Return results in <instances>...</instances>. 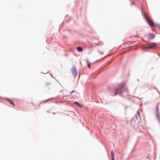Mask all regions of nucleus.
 I'll use <instances>...</instances> for the list:
<instances>
[{"mask_svg":"<svg viewBox=\"0 0 160 160\" xmlns=\"http://www.w3.org/2000/svg\"><path fill=\"white\" fill-rule=\"evenodd\" d=\"M144 16L145 18L147 20V22L148 23L149 26L151 27H154V23L153 22L149 19V18H148L147 15L145 13H144Z\"/></svg>","mask_w":160,"mask_h":160,"instance_id":"f257e3e1","label":"nucleus"},{"mask_svg":"<svg viewBox=\"0 0 160 160\" xmlns=\"http://www.w3.org/2000/svg\"><path fill=\"white\" fill-rule=\"evenodd\" d=\"M122 88H118L114 90L113 92L114 93V95H115L118 93L121 94L122 92Z\"/></svg>","mask_w":160,"mask_h":160,"instance_id":"f03ea898","label":"nucleus"},{"mask_svg":"<svg viewBox=\"0 0 160 160\" xmlns=\"http://www.w3.org/2000/svg\"><path fill=\"white\" fill-rule=\"evenodd\" d=\"M149 47L150 49L156 47V44L155 43H149Z\"/></svg>","mask_w":160,"mask_h":160,"instance_id":"7ed1b4c3","label":"nucleus"},{"mask_svg":"<svg viewBox=\"0 0 160 160\" xmlns=\"http://www.w3.org/2000/svg\"><path fill=\"white\" fill-rule=\"evenodd\" d=\"M72 72L74 77H75L77 76V72L76 68H73L72 70Z\"/></svg>","mask_w":160,"mask_h":160,"instance_id":"20e7f679","label":"nucleus"},{"mask_svg":"<svg viewBox=\"0 0 160 160\" xmlns=\"http://www.w3.org/2000/svg\"><path fill=\"white\" fill-rule=\"evenodd\" d=\"M154 35L153 33H149L148 37L149 39H151L154 38Z\"/></svg>","mask_w":160,"mask_h":160,"instance_id":"39448f33","label":"nucleus"},{"mask_svg":"<svg viewBox=\"0 0 160 160\" xmlns=\"http://www.w3.org/2000/svg\"><path fill=\"white\" fill-rule=\"evenodd\" d=\"M77 50L79 52H82L83 50V48L81 47H77Z\"/></svg>","mask_w":160,"mask_h":160,"instance_id":"423d86ee","label":"nucleus"},{"mask_svg":"<svg viewBox=\"0 0 160 160\" xmlns=\"http://www.w3.org/2000/svg\"><path fill=\"white\" fill-rule=\"evenodd\" d=\"M111 156L112 160H114V155L112 151H111Z\"/></svg>","mask_w":160,"mask_h":160,"instance_id":"0eeeda50","label":"nucleus"},{"mask_svg":"<svg viewBox=\"0 0 160 160\" xmlns=\"http://www.w3.org/2000/svg\"><path fill=\"white\" fill-rule=\"evenodd\" d=\"M156 117L159 121H160V118L159 115V112H157L156 113Z\"/></svg>","mask_w":160,"mask_h":160,"instance_id":"6e6552de","label":"nucleus"},{"mask_svg":"<svg viewBox=\"0 0 160 160\" xmlns=\"http://www.w3.org/2000/svg\"><path fill=\"white\" fill-rule=\"evenodd\" d=\"M159 104H160L159 102H158L157 104V105L156 107V109L157 112H159Z\"/></svg>","mask_w":160,"mask_h":160,"instance_id":"1a4fd4ad","label":"nucleus"},{"mask_svg":"<svg viewBox=\"0 0 160 160\" xmlns=\"http://www.w3.org/2000/svg\"><path fill=\"white\" fill-rule=\"evenodd\" d=\"M50 83H46L45 84V86L46 87L49 88V87L50 86Z\"/></svg>","mask_w":160,"mask_h":160,"instance_id":"9d476101","label":"nucleus"},{"mask_svg":"<svg viewBox=\"0 0 160 160\" xmlns=\"http://www.w3.org/2000/svg\"><path fill=\"white\" fill-rule=\"evenodd\" d=\"M7 100L8 101H9L10 102V103L11 104H12V105L14 106V105H15L14 104L12 101L11 100H10L9 99H7Z\"/></svg>","mask_w":160,"mask_h":160,"instance_id":"9b49d317","label":"nucleus"},{"mask_svg":"<svg viewBox=\"0 0 160 160\" xmlns=\"http://www.w3.org/2000/svg\"><path fill=\"white\" fill-rule=\"evenodd\" d=\"M143 49H150L149 46H145L143 48Z\"/></svg>","mask_w":160,"mask_h":160,"instance_id":"f8f14e48","label":"nucleus"},{"mask_svg":"<svg viewBox=\"0 0 160 160\" xmlns=\"http://www.w3.org/2000/svg\"><path fill=\"white\" fill-rule=\"evenodd\" d=\"M75 104H76L78 106H79V107H81V105L77 102H75L74 103Z\"/></svg>","mask_w":160,"mask_h":160,"instance_id":"ddd939ff","label":"nucleus"},{"mask_svg":"<svg viewBox=\"0 0 160 160\" xmlns=\"http://www.w3.org/2000/svg\"><path fill=\"white\" fill-rule=\"evenodd\" d=\"M87 64H88V67L89 68H90V63L88 62V61H87Z\"/></svg>","mask_w":160,"mask_h":160,"instance_id":"4468645a","label":"nucleus"},{"mask_svg":"<svg viewBox=\"0 0 160 160\" xmlns=\"http://www.w3.org/2000/svg\"><path fill=\"white\" fill-rule=\"evenodd\" d=\"M138 114H139V111H138Z\"/></svg>","mask_w":160,"mask_h":160,"instance_id":"2eb2a0df","label":"nucleus"},{"mask_svg":"<svg viewBox=\"0 0 160 160\" xmlns=\"http://www.w3.org/2000/svg\"><path fill=\"white\" fill-rule=\"evenodd\" d=\"M73 91H72V92H71V93H72V92H73Z\"/></svg>","mask_w":160,"mask_h":160,"instance_id":"dca6fc26","label":"nucleus"}]
</instances>
